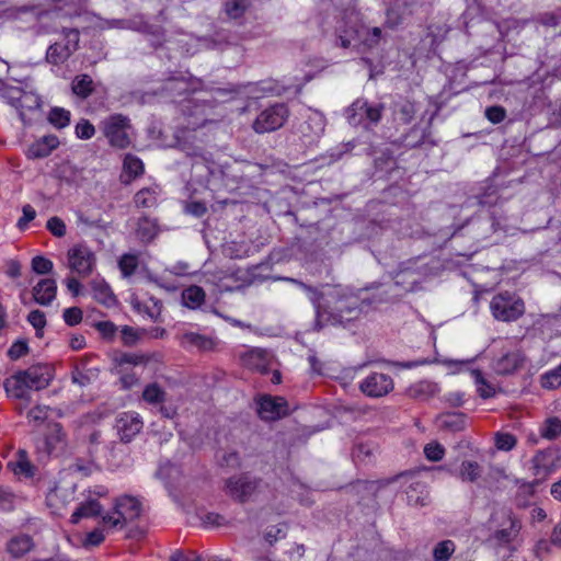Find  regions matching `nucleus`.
Listing matches in <instances>:
<instances>
[{"mask_svg":"<svg viewBox=\"0 0 561 561\" xmlns=\"http://www.w3.org/2000/svg\"><path fill=\"white\" fill-rule=\"evenodd\" d=\"M205 300V291L202 287L193 285L182 293L183 305L190 309L198 308Z\"/></svg>","mask_w":561,"mask_h":561,"instance_id":"e433bc0d","label":"nucleus"},{"mask_svg":"<svg viewBox=\"0 0 561 561\" xmlns=\"http://www.w3.org/2000/svg\"><path fill=\"white\" fill-rule=\"evenodd\" d=\"M483 192L480 193L477 198H478V203L481 205V206H492L494 204H496L497 199H499V191H497V187L494 186V185H491V184H485L483 187H482Z\"/></svg>","mask_w":561,"mask_h":561,"instance_id":"5fc2aeb1","label":"nucleus"},{"mask_svg":"<svg viewBox=\"0 0 561 561\" xmlns=\"http://www.w3.org/2000/svg\"><path fill=\"white\" fill-rule=\"evenodd\" d=\"M425 457L431 461H439L443 459L445 449L438 443H430L424 447Z\"/></svg>","mask_w":561,"mask_h":561,"instance_id":"338daca9","label":"nucleus"},{"mask_svg":"<svg viewBox=\"0 0 561 561\" xmlns=\"http://www.w3.org/2000/svg\"><path fill=\"white\" fill-rule=\"evenodd\" d=\"M142 398L148 403H161L164 401L165 392L158 383L153 382L146 386Z\"/></svg>","mask_w":561,"mask_h":561,"instance_id":"603ef678","label":"nucleus"},{"mask_svg":"<svg viewBox=\"0 0 561 561\" xmlns=\"http://www.w3.org/2000/svg\"><path fill=\"white\" fill-rule=\"evenodd\" d=\"M3 387L10 398L31 401V389L20 371L7 378Z\"/></svg>","mask_w":561,"mask_h":561,"instance_id":"412c9836","label":"nucleus"},{"mask_svg":"<svg viewBox=\"0 0 561 561\" xmlns=\"http://www.w3.org/2000/svg\"><path fill=\"white\" fill-rule=\"evenodd\" d=\"M48 122L56 128H64L70 123V112L62 107H53L48 114Z\"/></svg>","mask_w":561,"mask_h":561,"instance_id":"49530a36","label":"nucleus"},{"mask_svg":"<svg viewBox=\"0 0 561 561\" xmlns=\"http://www.w3.org/2000/svg\"><path fill=\"white\" fill-rule=\"evenodd\" d=\"M187 82L182 78H169L167 79L161 88V94H165L169 98L182 95L187 91Z\"/></svg>","mask_w":561,"mask_h":561,"instance_id":"ea45409f","label":"nucleus"},{"mask_svg":"<svg viewBox=\"0 0 561 561\" xmlns=\"http://www.w3.org/2000/svg\"><path fill=\"white\" fill-rule=\"evenodd\" d=\"M404 479L408 504L412 506H425L430 502V492L426 482L420 479V472H404L396 477Z\"/></svg>","mask_w":561,"mask_h":561,"instance_id":"4468645a","label":"nucleus"},{"mask_svg":"<svg viewBox=\"0 0 561 561\" xmlns=\"http://www.w3.org/2000/svg\"><path fill=\"white\" fill-rule=\"evenodd\" d=\"M383 110L382 103H370L359 98L345 108L344 116L351 126L368 129L380 122Z\"/></svg>","mask_w":561,"mask_h":561,"instance_id":"7ed1b4c3","label":"nucleus"},{"mask_svg":"<svg viewBox=\"0 0 561 561\" xmlns=\"http://www.w3.org/2000/svg\"><path fill=\"white\" fill-rule=\"evenodd\" d=\"M57 284L53 278L41 279L33 287V297L42 306H48L56 298Z\"/></svg>","mask_w":561,"mask_h":561,"instance_id":"5701e85b","label":"nucleus"},{"mask_svg":"<svg viewBox=\"0 0 561 561\" xmlns=\"http://www.w3.org/2000/svg\"><path fill=\"white\" fill-rule=\"evenodd\" d=\"M262 480L250 472H242L225 481V492L238 503H247L259 491Z\"/></svg>","mask_w":561,"mask_h":561,"instance_id":"6e6552de","label":"nucleus"},{"mask_svg":"<svg viewBox=\"0 0 561 561\" xmlns=\"http://www.w3.org/2000/svg\"><path fill=\"white\" fill-rule=\"evenodd\" d=\"M33 547L32 538L27 535L13 537L7 545L8 552L13 558H21Z\"/></svg>","mask_w":561,"mask_h":561,"instance_id":"72a5a7b5","label":"nucleus"},{"mask_svg":"<svg viewBox=\"0 0 561 561\" xmlns=\"http://www.w3.org/2000/svg\"><path fill=\"white\" fill-rule=\"evenodd\" d=\"M71 90L80 99L89 98L94 91L92 78L85 73L76 76L71 82Z\"/></svg>","mask_w":561,"mask_h":561,"instance_id":"c9c22d12","label":"nucleus"},{"mask_svg":"<svg viewBox=\"0 0 561 561\" xmlns=\"http://www.w3.org/2000/svg\"><path fill=\"white\" fill-rule=\"evenodd\" d=\"M394 284L407 290L412 289L420 279L419 273L414 268L403 267L394 276Z\"/></svg>","mask_w":561,"mask_h":561,"instance_id":"58836bf2","label":"nucleus"},{"mask_svg":"<svg viewBox=\"0 0 561 561\" xmlns=\"http://www.w3.org/2000/svg\"><path fill=\"white\" fill-rule=\"evenodd\" d=\"M438 391V387L436 383L422 380L414 385H411L407 389V396L411 399L416 400H427L431 397H434Z\"/></svg>","mask_w":561,"mask_h":561,"instance_id":"bb28decb","label":"nucleus"},{"mask_svg":"<svg viewBox=\"0 0 561 561\" xmlns=\"http://www.w3.org/2000/svg\"><path fill=\"white\" fill-rule=\"evenodd\" d=\"M95 134V128L93 124H91L88 119L82 118L76 125V135L80 139L88 140L92 138Z\"/></svg>","mask_w":561,"mask_h":561,"instance_id":"0e129e2a","label":"nucleus"},{"mask_svg":"<svg viewBox=\"0 0 561 561\" xmlns=\"http://www.w3.org/2000/svg\"><path fill=\"white\" fill-rule=\"evenodd\" d=\"M482 473L481 466L476 461H462L459 469V478L465 482H476Z\"/></svg>","mask_w":561,"mask_h":561,"instance_id":"79ce46f5","label":"nucleus"},{"mask_svg":"<svg viewBox=\"0 0 561 561\" xmlns=\"http://www.w3.org/2000/svg\"><path fill=\"white\" fill-rule=\"evenodd\" d=\"M239 41L240 39L237 34L230 31L221 30L216 32L209 39H207V47L214 49H224L230 45H238Z\"/></svg>","mask_w":561,"mask_h":561,"instance_id":"473e14b6","label":"nucleus"},{"mask_svg":"<svg viewBox=\"0 0 561 561\" xmlns=\"http://www.w3.org/2000/svg\"><path fill=\"white\" fill-rule=\"evenodd\" d=\"M92 291L94 299L107 308L115 306L117 302L111 287L103 280L93 282Z\"/></svg>","mask_w":561,"mask_h":561,"instance_id":"7c9ffc66","label":"nucleus"},{"mask_svg":"<svg viewBox=\"0 0 561 561\" xmlns=\"http://www.w3.org/2000/svg\"><path fill=\"white\" fill-rule=\"evenodd\" d=\"M134 202L137 207L150 208L156 205L157 197L150 188H142L136 193Z\"/></svg>","mask_w":561,"mask_h":561,"instance_id":"4d7b16f0","label":"nucleus"},{"mask_svg":"<svg viewBox=\"0 0 561 561\" xmlns=\"http://www.w3.org/2000/svg\"><path fill=\"white\" fill-rule=\"evenodd\" d=\"M412 1L396 0L386 11L383 27L394 31L413 14Z\"/></svg>","mask_w":561,"mask_h":561,"instance_id":"a211bd4d","label":"nucleus"},{"mask_svg":"<svg viewBox=\"0 0 561 561\" xmlns=\"http://www.w3.org/2000/svg\"><path fill=\"white\" fill-rule=\"evenodd\" d=\"M474 382L477 385V391L483 399L492 398L495 394L494 387L486 381L483 374L480 370H473Z\"/></svg>","mask_w":561,"mask_h":561,"instance_id":"09e8293b","label":"nucleus"},{"mask_svg":"<svg viewBox=\"0 0 561 561\" xmlns=\"http://www.w3.org/2000/svg\"><path fill=\"white\" fill-rule=\"evenodd\" d=\"M524 358L518 351L508 352L502 355L495 363V370L501 375H508L515 371L523 363Z\"/></svg>","mask_w":561,"mask_h":561,"instance_id":"a878e982","label":"nucleus"},{"mask_svg":"<svg viewBox=\"0 0 561 561\" xmlns=\"http://www.w3.org/2000/svg\"><path fill=\"white\" fill-rule=\"evenodd\" d=\"M489 528L492 534L488 541H494L496 545L503 546L515 540L522 529V523L511 508L500 507L492 512Z\"/></svg>","mask_w":561,"mask_h":561,"instance_id":"f03ea898","label":"nucleus"},{"mask_svg":"<svg viewBox=\"0 0 561 561\" xmlns=\"http://www.w3.org/2000/svg\"><path fill=\"white\" fill-rule=\"evenodd\" d=\"M49 410V407L36 405L27 412L26 417L30 422L39 425L47 420Z\"/></svg>","mask_w":561,"mask_h":561,"instance_id":"680f3d73","label":"nucleus"},{"mask_svg":"<svg viewBox=\"0 0 561 561\" xmlns=\"http://www.w3.org/2000/svg\"><path fill=\"white\" fill-rule=\"evenodd\" d=\"M62 39L50 44L45 59L53 66L65 64L79 48L80 34L76 28H62Z\"/></svg>","mask_w":561,"mask_h":561,"instance_id":"1a4fd4ad","label":"nucleus"},{"mask_svg":"<svg viewBox=\"0 0 561 561\" xmlns=\"http://www.w3.org/2000/svg\"><path fill=\"white\" fill-rule=\"evenodd\" d=\"M490 310L497 321L513 322L525 313V302L517 294L503 291L492 298Z\"/></svg>","mask_w":561,"mask_h":561,"instance_id":"39448f33","label":"nucleus"},{"mask_svg":"<svg viewBox=\"0 0 561 561\" xmlns=\"http://www.w3.org/2000/svg\"><path fill=\"white\" fill-rule=\"evenodd\" d=\"M187 136V131H182V136L176 135L175 144L172 146L183 151L187 157L205 160L206 158L203 147L193 144Z\"/></svg>","mask_w":561,"mask_h":561,"instance_id":"c85d7f7f","label":"nucleus"},{"mask_svg":"<svg viewBox=\"0 0 561 561\" xmlns=\"http://www.w3.org/2000/svg\"><path fill=\"white\" fill-rule=\"evenodd\" d=\"M426 133L423 128L414 126L404 135L403 145L408 148H416L425 144Z\"/></svg>","mask_w":561,"mask_h":561,"instance_id":"de8ad7c7","label":"nucleus"},{"mask_svg":"<svg viewBox=\"0 0 561 561\" xmlns=\"http://www.w3.org/2000/svg\"><path fill=\"white\" fill-rule=\"evenodd\" d=\"M561 434V421L558 417H549L543 423L540 435L543 438L553 440Z\"/></svg>","mask_w":561,"mask_h":561,"instance_id":"3c124183","label":"nucleus"},{"mask_svg":"<svg viewBox=\"0 0 561 561\" xmlns=\"http://www.w3.org/2000/svg\"><path fill=\"white\" fill-rule=\"evenodd\" d=\"M150 357L140 353H122L115 358L118 366L123 365H144L149 362Z\"/></svg>","mask_w":561,"mask_h":561,"instance_id":"864d4df0","label":"nucleus"},{"mask_svg":"<svg viewBox=\"0 0 561 561\" xmlns=\"http://www.w3.org/2000/svg\"><path fill=\"white\" fill-rule=\"evenodd\" d=\"M307 294L316 311L314 330L320 331L324 327V305L322 306L320 301L325 296V293H321L312 287Z\"/></svg>","mask_w":561,"mask_h":561,"instance_id":"4c0bfd02","label":"nucleus"},{"mask_svg":"<svg viewBox=\"0 0 561 561\" xmlns=\"http://www.w3.org/2000/svg\"><path fill=\"white\" fill-rule=\"evenodd\" d=\"M325 128V117L319 111L309 110L302 116L301 122L296 127V134L304 146L316 145L322 137Z\"/></svg>","mask_w":561,"mask_h":561,"instance_id":"9b49d317","label":"nucleus"},{"mask_svg":"<svg viewBox=\"0 0 561 561\" xmlns=\"http://www.w3.org/2000/svg\"><path fill=\"white\" fill-rule=\"evenodd\" d=\"M118 267L124 277L131 276L138 267V255L131 253L123 254L118 261Z\"/></svg>","mask_w":561,"mask_h":561,"instance_id":"8fccbe9b","label":"nucleus"},{"mask_svg":"<svg viewBox=\"0 0 561 561\" xmlns=\"http://www.w3.org/2000/svg\"><path fill=\"white\" fill-rule=\"evenodd\" d=\"M103 516L102 505L96 500H89L80 503L71 515V523L77 524L81 518Z\"/></svg>","mask_w":561,"mask_h":561,"instance_id":"cd10ccee","label":"nucleus"},{"mask_svg":"<svg viewBox=\"0 0 561 561\" xmlns=\"http://www.w3.org/2000/svg\"><path fill=\"white\" fill-rule=\"evenodd\" d=\"M541 386L546 389H556L561 386V364L542 375Z\"/></svg>","mask_w":561,"mask_h":561,"instance_id":"6e6d98bb","label":"nucleus"},{"mask_svg":"<svg viewBox=\"0 0 561 561\" xmlns=\"http://www.w3.org/2000/svg\"><path fill=\"white\" fill-rule=\"evenodd\" d=\"M257 413L265 421L279 420L288 414V403L283 397L263 396L257 401Z\"/></svg>","mask_w":561,"mask_h":561,"instance_id":"dca6fc26","label":"nucleus"},{"mask_svg":"<svg viewBox=\"0 0 561 561\" xmlns=\"http://www.w3.org/2000/svg\"><path fill=\"white\" fill-rule=\"evenodd\" d=\"M124 171L128 176L126 182H129L144 173V163L138 157L128 153L124 159Z\"/></svg>","mask_w":561,"mask_h":561,"instance_id":"a19ab883","label":"nucleus"},{"mask_svg":"<svg viewBox=\"0 0 561 561\" xmlns=\"http://www.w3.org/2000/svg\"><path fill=\"white\" fill-rule=\"evenodd\" d=\"M0 96L19 112L21 119H24V111H34L42 105L37 93L20 85H11L2 79H0Z\"/></svg>","mask_w":561,"mask_h":561,"instance_id":"423d86ee","label":"nucleus"},{"mask_svg":"<svg viewBox=\"0 0 561 561\" xmlns=\"http://www.w3.org/2000/svg\"><path fill=\"white\" fill-rule=\"evenodd\" d=\"M58 145L59 140L56 136H44L28 146L26 157L33 160L46 158L58 147Z\"/></svg>","mask_w":561,"mask_h":561,"instance_id":"4be33fe9","label":"nucleus"},{"mask_svg":"<svg viewBox=\"0 0 561 561\" xmlns=\"http://www.w3.org/2000/svg\"><path fill=\"white\" fill-rule=\"evenodd\" d=\"M142 425L144 423L137 413L125 412L116 419L115 428L119 435L121 442L129 443L140 433Z\"/></svg>","mask_w":561,"mask_h":561,"instance_id":"6ab92c4d","label":"nucleus"},{"mask_svg":"<svg viewBox=\"0 0 561 561\" xmlns=\"http://www.w3.org/2000/svg\"><path fill=\"white\" fill-rule=\"evenodd\" d=\"M31 390H42L49 386L54 378L53 368L46 364L32 365L25 370H20Z\"/></svg>","mask_w":561,"mask_h":561,"instance_id":"f3484780","label":"nucleus"},{"mask_svg":"<svg viewBox=\"0 0 561 561\" xmlns=\"http://www.w3.org/2000/svg\"><path fill=\"white\" fill-rule=\"evenodd\" d=\"M561 461V450L559 448L549 447L546 449L537 450L531 458V470L535 477L539 479L534 481L538 484L540 481L547 479L559 467Z\"/></svg>","mask_w":561,"mask_h":561,"instance_id":"f8f14e48","label":"nucleus"},{"mask_svg":"<svg viewBox=\"0 0 561 561\" xmlns=\"http://www.w3.org/2000/svg\"><path fill=\"white\" fill-rule=\"evenodd\" d=\"M517 444L516 437L511 433L497 432L495 434V446L499 450L510 451Z\"/></svg>","mask_w":561,"mask_h":561,"instance_id":"13d9d810","label":"nucleus"},{"mask_svg":"<svg viewBox=\"0 0 561 561\" xmlns=\"http://www.w3.org/2000/svg\"><path fill=\"white\" fill-rule=\"evenodd\" d=\"M484 115L492 124H500L506 117V110L501 105H492L485 108Z\"/></svg>","mask_w":561,"mask_h":561,"instance_id":"e2e57ef3","label":"nucleus"},{"mask_svg":"<svg viewBox=\"0 0 561 561\" xmlns=\"http://www.w3.org/2000/svg\"><path fill=\"white\" fill-rule=\"evenodd\" d=\"M65 436L62 426L59 423H50L48 433L45 436V447L48 454L53 451L57 443H60Z\"/></svg>","mask_w":561,"mask_h":561,"instance_id":"37998d69","label":"nucleus"},{"mask_svg":"<svg viewBox=\"0 0 561 561\" xmlns=\"http://www.w3.org/2000/svg\"><path fill=\"white\" fill-rule=\"evenodd\" d=\"M142 511L140 501L130 495L116 499L113 513L102 516V523L111 528H123L128 523L136 520Z\"/></svg>","mask_w":561,"mask_h":561,"instance_id":"20e7f679","label":"nucleus"},{"mask_svg":"<svg viewBox=\"0 0 561 561\" xmlns=\"http://www.w3.org/2000/svg\"><path fill=\"white\" fill-rule=\"evenodd\" d=\"M95 376L96 374H94L91 369L88 371H82L76 367L71 373V380L73 383H77L80 387H85L91 382L92 377Z\"/></svg>","mask_w":561,"mask_h":561,"instance_id":"69168bd1","label":"nucleus"},{"mask_svg":"<svg viewBox=\"0 0 561 561\" xmlns=\"http://www.w3.org/2000/svg\"><path fill=\"white\" fill-rule=\"evenodd\" d=\"M289 117L285 103H275L264 108L254 119L252 128L257 134L275 131L284 126Z\"/></svg>","mask_w":561,"mask_h":561,"instance_id":"9d476101","label":"nucleus"},{"mask_svg":"<svg viewBox=\"0 0 561 561\" xmlns=\"http://www.w3.org/2000/svg\"><path fill=\"white\" fill-rule=\"evenodd\" d=\"M456 545L453 540L439 541L433 549L434 561H448L455 552Z\"/></svg>","mask_w":561,"mask_h":561,"instance_id":"c03bdc74","label":"nucleus"},{"mask_svg":"<svg viewBox=\"0 0 561 561\" xmlns=\"http://www.w3.org/2000/svg\"><path fill=\"white\" fill-rule=\"evenodd\" d=\"M364 289L354 290L341 285L329 287L325 291L324 325L346 328L357 320L371 301L363 297Z\"/></svg>","mask_w":561,"mask_h":561,"instance_id":"f257e3e1","label":"nucleus"},{"mask_svg":"<svg viewBox=\"0 0 561 561\" xmlns=\"http://www.w3.org/2000/svg\"><path fill=\"white\" fill-rule=\"evenodd\" d=\"M467 416L462 412H449L439 417V426L451 432H460L466 428Z\"/></svg>","mask_w":561,"mask_h":561,"instance_id":"2f4dec72","label":"nucleus"},{"mask_svg":"<svg viewBox=\"0 0 561 561\" xmlns=\"http://www.w3.org/2000/svg\"><path fill=\"white\" fill-rule=\"evenodd\" d=\"M100 128L112 147L125 149L130 145L129 117L118 113L112 114L101 122Z\"/></svg>","mask_w":561,"mask_h":561,"instance_id":"0eeeda50","label":"nucleus"},{"mask_svg":"<svg viewBox=\"0 0 561 561\" xmlns=\"http://www.w3.org/2000/svg\"><path fill=\"white\" fill-rule=\"evenodd\" d=\"M393 389V380L389 375L371 373L359 383V390L369 398H381Z\"/></svg>","mask_w":561,"mask_h":561,"instance_id":"2eb2a0df","label":"nucleus"},{"mask_svg":"<svg viewBox=\"0 0 561 561\" xmlns=\"http://www.w3.org/2000/svg\"><path fill=\"white\" fill-rule=\"evenodd\" d=\"M27 321L36 330V336H43V329L46 325L45 313L38 309L33 310L27 316Z\"/></svg>","mask_w":561,"mask_h":561,"instance_id":"bf43d9fd","label":"nucleus"},{"mask_svg":"<svg viewBox=\"0 0 561 561\" xmlns=\"http://www.w3.org/2000/svg\"><path fill=\"white\" fill-rule=\"evenodd\" d=\"M224 7L229 18L239 19L250 7V0H225Z\"/></svg>","mask_w":561,"mask_h":561,"instance_id":"a18cd8bd","label":"nucleus"},{"mask_svg":"<svg viewBox=\"0 0 561 561\" xmlns=\"http://www.w3.org/2000/svg\"><path fill=\"white\" fill-rule=\"evenodd\" d=\"M416 113L415 104L409 100L400 99L393 103V121L399 124H410Z\"/></svg>","mask_w":561,"mask_h":561,"instance_id":"393cba45","label":"nucleus"},{"mask_svg":"<svg viewBox=\"0 0 561 561\" xmlns=\"http://www.w3.org/2000/svg\"><path fill=\"white\" fill-rule=\"evenodd\" d=\"M138 31L149 36L150 44L153 48L162 46L165 41V31L160 25L141 22L139 24Z\"/></svg>","mask_w":561,"mask_h":561,"instance_id":"f704fd0d","label":"nucleus"},{"mask_svg":"<svg viewBox=\"0 0 561 561\" xmlns=\"http://www.w3.org/2000/svg\"><path fill=\"white\" fill-rule=\"evenodd\" d=\"M356 41H359L363 46L367 48L376 47L382 39L386 38L387 34L382 32L381 27H367L359 25L354 30Z\"/></svg>","mask_w":561,"mask_h":561,"instance_id":"b1692460","label":"nucleus"},{"mask_svg":"<svg viewBox=\"0 0 561 561\" xmlns=\"http://www.w3.org/2000/svg\"><path fill=\"white\" fill-rule=\"evenodd\" d=\"M181 344L185 347H196L201 351H209L214 347V341L199 333L186 332L181 336Z\"/></svg>","mask_w":561,"mask_h":561,"instance_id":"c756f323","label":"nucleus"},{"mask_svg":"<svg viewBox=\"0 0 561 561\" xmlns=\"http://www.w3.org/2000/svg\"><path fill=\"white\" fill-rule=\"evenodd\" d=\"M169 561H202V557L193 550H175L169 557Z\"/></svg>","mask_w":561,"mask_h":561,"instance_id":"774afa93","label":"nucleus"},{"mask_svg":"<svg viewBox=\"0 0 561 561\" xmlns=\"http://www.w3.org/2000/svg\"><path fill=\"white\" fill-rule=\"evenodd\" d=\"M68 267L80 277L89 276L95 266V255L91 249L82 243L68 250Z\"/></svg>","mask_w":561,"mask_h":561,"instance_id":"ddd939ff","label":"nucleus"},{"mask_svg":"<svg viewBox=\"0 0 561 561\" xmlns=\"http://www.w3.org/2000/svg\"><path fill=\"white\" fill-rule=\"evenodd\" d=\"M54 264L50 260L42 255H36L32 259V270L39 275L49 274L53 271Z\"/></svg>","mask_w":561,"mask_h":561,"instance_id":"052dcab7","label":"nucleus"},{"mask_svg":"<svg viewBox=\"0 0 561 561\" xmlns=\"http://www.w3.org/2000/svg\"><path fill=\"white\" fill-rule=\"evenodd\" d=\"M241 360L245 367L266 374L270 369L272 355L263 348H252L242 354Z\"/></svg>","mask_w":561,"mask_h":561,"instance_id":"aec40b11","label":"nucleus"}]
</instances>
